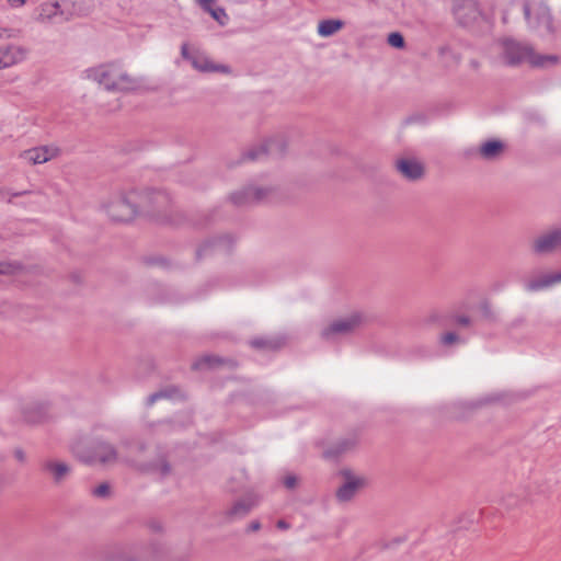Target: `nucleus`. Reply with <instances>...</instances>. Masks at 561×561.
Here are the masks:
<instances>
[{
	"label": "nucleus",
	"instance_id": "obj_15",
	"mask_svg": "<svg viewBox=\"0 0 561 561\" xmlns=\"http://www.w3.org/2000/svg\"><path fill=\"white\" fill-rule=\"evenodd\" d=\"M56 148H49L47 146L35 147L21 152L20 157L28 163L32 164H42L50 159H53L57 154Z\"/></svg>",
	"mask_w": 561,
	"mask_h": 561
},
{
	"label": "nucleus",
	"instance_id": "obj_23",
	"mask_svg": "<svg viewBox=\"0 0 561 561\" xmlns=\"http://www.w3.org/2000/svg\"><path fill=\"white\" fill-rule=\"evenodd\" d=\"M224 363H228L231 366H234V363L232 360H224L217 356L214 355H205L197 360H195L192 365V368L195 370H199L203 368H214L219 365H222Z\"/></svg>",
	"mask_w": 561,
	"mask_h": 561
},
{
	"label": "nucleus",
	"instance_id": "obj_25",
	"mask_svg": "<svg viewBox=\"0 0 561 561\" xmlns=\"http://www.w3.org/2000/svg\"><path fill=\"white\" fill-rule=\"evenodd\" d=\"M23 419L27 423H39L45 419V411L43 405H35L23 412Z\"/></svg>",
	"mask_w": 561,
	"mask_h": 561
},
{
	"label": "nucleus",
	"instance_id": "obj_1",
	"mask_svg": "<svg viewBox=\"0 0 561 561\" xmlns=\"http://www.w3.org/2000/svg\"><path fill=\"white\" fill-rule=\"evenodd\" d=\"M170 205V196L162 191H130L112 201L106 211L110 218L118 222H127L138 214L154 216Z\"/></svg>",
	"mask_w": 561,
	"mask_h": 561
},
{
	"label": "nucleus",
	"instance_id": "obj_10",
	"mask_svg": "<svg viewBox=\"0 0 561 561\" xmlns=\"http://www.w3.org/2000/svg\"><path fill=\"white\" fill-rule=\"evenodd\" d=\"M284 151V144L279 139L266 140L259 148L249 149L243 156L242 161H256L268 154H282Z\"/></svg>",
	"mask_w": 561,
	"mask_h": 561
},
{
	"label": "nucleus",
	"instance_id": "obj_6",
	"mask_svg": "<svg viewBox=\"0 0 561 561\" xmlns=\"http://www.w3.org/2000/svg\"><path fill=\"white\" fill-rule=\"evenodd\" d=\"M181 56L185 60H188L192 67L199 72H221L225 75L231 73V68L228 65L216 64L204 51H190L187 44H183L181 46Z\"/></svg>",
	"mask_w": 561,
	"mask_h": 561
},
{
	"label": "nucleus",
	"instance_id": "obj_9",
	"mask_svg": "<svg viewBox=\"0 0 561 561\" xmlns=\"http://www.w3.org/2000/svg\"><path fill=\"white\" fill-rule=\"evenodd\" d=\"M358 445L357 434H348L339 438L323 451V457L328 460H334L353 450Z\"/></svg>",
	"mask_w": 561,
	"mask_h": 561
},
{
	"label": "nucleus",
	"instance_id": "obj_31",
	"mask_svg": "<svg viewBox=\"0 0 561 561\" xmlns=\"http://www.w3.org/2000/svg\"><path fill=\"white\" fill-rule=\"evenodd\" d=\"M19 268L16 264L0 262V274H13Z\"/></svg>",
	"mask_w": 561,
	"mask_h": 561
},
{
	"label": "nucleus",
	"instance_id": "obj_5",
	"mask_svg": "<svg viewBox=\"0 0 561 561\" xmlns=\"http://www.w3.org/2000/svg\"><path fill=\"white\" fill-rule=\"evenodd\" d=\"M339 474L342 482L336 489L335 497L340 503H348L353 501L355 496L368 484V481L364 476L357 474L351 469H342Z\"/></svg>",
	"mask_w": 561,
	"mask_h": 561
},
{
	"label": "nucleus",
	"instance_id": "obj_7",
	"mask_svg": "<svg viewBox=\"0 0 561 561\" xmlns=\"http://www.w3.org/2000/svg\"><path fill=\"white\" fill-rule=\"evenodd\" d=\"M72 450L75 455L85 463H111L117 458L115 448L105 442H95L91 451L81 450L80 446H73Z\"/></svg>",
	"mask_w": 561,
	"mask_h": 561
},
{
	"label": "nucleus",
	"instance_id": "obj_40",
	"mask_svg": "<svg viewBox=\"0 0 561 561\" xmlns=\"http://www.w3.org/2000/svg\"><path fill=\"white\" fill-rule=\"evenodd\" d=\"M14 456L21 462H23L25 460V455H24L23 450H21V449H16L14 451Z\"/></svg>",
	"mask_w": 561,
	"mask_h": 561
},
{
	"label": "nucleus",
	"instance_id": "obj_20",
	"mask_svg": "<svg viewBox=\"0 0 561 561\" xmlns=\"http://www.w3.org/2000/svg\"><path fill=\"white\" fill-rule=\"evenodd\" d=\"M559 283L558 273L545 274L533 278L525 284V289L530 293L540 291Z\"/></svg>",
	"mask_w": 561,
	"mask_h": 561
},
{
	"label": "nucleus",
	"instance_id": "obj_39",
	"mask_svg": "<svg viewBox=\"0 0 561 561\" xmlns=\"http://www.w3.org/2000/svg\"><path fill=\"white\" fill-rule=\"evenodd\" d=\"M276 527L280 530H286L289 528V524L284 520V519H279L277 523H276Z\"/></svg>",
	"mask_w": 561,
	"mask_h": 561
},
{
	"label": "nucleus",
	"instance_id": "obj_30",
	"mask_svg": "<svg viewBox=\"0 0 561 561\" xmlns=\"http://www.w3.org/2000/svg\"><path fill=\"white\" fill-rule=\"evenodd\" d=\"M92 494L96 497H106L110 494V485L107 483H101L93 489Z\"/></svg>",
	"mask_w": 561,
	"mask_h": 561
},
{
	"label": "nucleus",
	"instance_id": "obj_34",
	"mask_svg": "<svg viewBox=\"0 0 561 561\" xmlns=\"http://www.w3.org/2000/svg\"><path fill=\"white\" fill-rule=\"evenodd\" d=\"M296 483H297V478L293 474L290 476H287L285 477L284 479V485L287 488V489H293L296 486Z\"/></svg>",
	"mask_w": 561,
	"mask_h": 561
},
{
	"label": "nucleus",
	"instance_id": "obj_12",
	"mask_svg": "<svg viewBox=\"0 0 561 561\" xmlns=\"http://www.w3.org/2000/svg\"><path fill=\"white\" fill-rule=\"evenodd\" d=\"M561 249V229L557 228L539 236L533 243V250L537 254L550 253Z\"/></svg>",
	"mask_w": 561,
	"mask_h": 561
},
{
	"label": "nucleus",
	"instance_id": "obj_14",
	"mask_svg": "<svg viewBox=\"0 0 561 561\" xmlns=\"http://www.w3.org/2000/svg\"><path fill=\"white\" fill-rule=\"evenodd\" d=\"M257 502L259 501L254 495H249L236 501L233 505L226 511V518L229 522H232L247 516Z\"/></svg>",
	"mask_w": 561,
	"mask_h": 561
},
{
	"label": "nucleus",
	"instance_id": "obj_17",
	"mask_svg": "<svg viewBox=\"0 0 561 561\" xmlns=\"http://www.w3.org/2000/svg\"><path fill=\"white\" fill-rule=\"evenodd\" d=\"M26 50L20 46L9 45L0 48V58L3 68L14 66L25 59Z\"/></svg>",
	"mask_w": 561,
	"mask_h": 561
},
{
	"label": "nucleus",
	"instance_id": "obj_27",
	"mask_svg": "<svg viewBox=\"0 0 561 561\" xmlns=\"http://www.w3.org/2000/svg\"><path fill=\"white\" fill-rule=\"evenodd\" d=\"M207 13H209L211 15V18L214 20H216L220 25H225L228 20V15H227L225 9L220 8V7L215 5Z\"/></svg>",
	"mask_w": 561,
	"mask_h": 561
},
{
	"label": "nucleus",
	"instance_id": "obj_3",
	"mask_svg": "<svg viewBox=\"0 0 561 561\" xmlns=\"http://www.w3.org/2000/svg\"><path fill=\"white\" fill-rule=\"evenodd\" d=\"M87 78L103 85L108 91H123L131 82L126 72L115 64L100 65L85 70Z\"/></svg>",
	"mask_w": 561,
	"mask_h": 561
},
{
	"label": "nucleus",
	"instance_id": "obj_32",
	"mask_svg": "<svg viewBox=\"0 0 561 561\" xmlns=\"http://www.w3.org/2000/svg\"><path fill=\"white\" fill-rule=\"evenodd\" d=\"M198 5L206 12L216 5V0H195Z\"/></svg>",
	"mask_w": 561,
	"mask_h": 561
},
{
	"label": "nucleus",
	"instance_id": "obj_8",
	"mask_svg": "<svg viewBox=\"0 0 561 561\" xmlns=\"http://www.w3.org/2000/svg\"><path fill=\"white\" fill-rule=\"evenodd\" d=\"M454 14L460 24L469 25L480 15L478 2L476 0H456Z\"/></svg>",
	"mask_w": 561,
	"mask_h": 561
},
{
	"label": "nucleus",
	"instance_id": "obj_26",
	"mask_svg": "<svg viewBox=\"0 0 561 561\" xmlns=\"http://www.w3.org/2000/svg\"><path fill=\"white\" fill-rule=\"evenodd\" d=\"M151 470L157 472L160 477H165L171 472V467L165 459L161 458L151 466Z\"/></svg>",
	"mask_w": 561,
	"mask_h": 561
},
{
	"label": "nucleus",
	"instance_id": "obj_11",
	"mask_svg": "<svg viewBox=\"0 0 561 561\" xmlns=\"http://www.w3.org/2000/svg\"><path fill=\"white\" fill-rule=\"evenodd\" d=\"M271 191L262 187H245L230 195L232 204L244 206L253 203L263 202Z\"/></svg>",
	"mask_w": 561,
	"mask_h": 561
},
{
	"label": "nucleus",
	"instance_id": "obj_24",
	"mask_svg": "<svg viewBox=\"0 0 561 561\" xmlns=\"http://www.w3.org/2000/svg\"><path fill=\"white\" fill-rule=\"evenodd\" d=\"M344 22L339 19L322 20L318 25V33L321 36L328 37L342 30Z\"/></svg>",
	"mask_w": 561,
	"mask_h": 561
},
{
	"label": "nucleus",
	"instance_id": "obj_37",
	"mask_svg": "<svg viewBox=\"0 0 561 561\" xmlns=\"http://www.w3.org/2000/svg\"><path fill=\"white\" fill-rule=\"evenodd\" d=\"M10 7L12 8H20L25 4L26 0H7Z\"/></svg>",
	"mask_w": 561,
	"mask_h": 561
},
{
	"label": "nucleus",
	"instance_id": "obj_13",
	"mask_svg": "<svg viewBox=\"0 0 561 561\" xmlns=\"http://www.w3.org/2000/svg\"><path fill=\"white\" fill-rule=\"evenodd\" d=\"M397 171L409 181L420 180L424 174V167L414 159H399L396 162Z\"/></svg>",
	"mask_w": 561,
	"mask_h": 561
},
{
	"label": "nucleus",
	"instance_id": "obj_22",
	"mask_svg": "<svg viewBox=\"0 0 561 561\" xmlns=\"http://www.w3.org/2000/svg\"><path fill=\"white\" fill-rule=\"evenodd\" d=\"M285 343L286 339L284 336L256 337L250 342L251 346L254 348L268 351L279 350Z\"/></svg>",
	"mask_w": 561,
	"mask_h": 561
},
{
	"label": "nucleus",
	"instance_id": "obj_21",
	"mask_svg": "<svg viewBox=\"0 0 561 561\" xmlns=\"http://www.w3.org/2000/svg\"><path fill=\"white\" fill-rule=\"evenodd\" d=\"M232 242L233 240L229 236H224L215 240L207 241L197 250V256L201 257L207 254L208 250L210 249L228 252L230 250Z\"/></svg>",
	"mask_w": 561,
	"mask_h": 561
},
{
	"label": "nucleus",
	"instance_id": "obj_38",
	"mask_svg": "<svg viewBox=\"0 0 561 561\" xmlns=\"http://www.w3.org/2000/svg\"><path fill=\"white\" fill-rule=\"evenodd\" d=\"M261 528V524L259 520H253L252 523H250L249 527H248V530L249 531H256Z\"/></svg>",
	"mask_w": 561,
	"mask_h": 561
},
{
	"label": "nucleus",
	"instance_id": "obj_36",
	"mask_svg": "<svg viewBox=\"0 0 561 561\" xmlns=\"http://www.w3.org/2000/svg\"><path fill=\"white\" fill-rule=\"evenodd\" d=\"M14 37V30L0 26V39Z\"/></svg>",
	"mask_w": 561,
	"mask_h": 561
},
{
	"label": "nucleus",
	"instance_id": "obj_35",
	"mask_svg": "<svg viewBox=\"0 0 561 561\" xmlns=\"http://www.w3.org/2000/svg\"><path fill=\"white\" fill-rule=\"evenodd\" d=\"M455 322L462 327H468L471 323V320L468 316H456Z\"/></svg>",
	"mask_w": 561,
	"mask_h": 561
},
{
	"label": "nucleus",
	"instance_id": "obj_16",
	"mask_svg": "<svg viewBox=\"0 0 561 561\" xmlns=\"http://www.w3.org/2000/svg\"><path fill=\"white\" fill-rule=\"evenodd\" d=\"M524 14L525 19L527 20L528 24L533 28H540L542 27L546 32L551 33L553 32V23H552V16L547 8H540L536 21L531 18V11L528 4L524 5Z\"/></svg>",
	"mask_w": 561,
	"mask_h": 561
},
{
	"label": "nucleus",
	"instance_id": "obj_41",
	"mask_svg": "<svg viewBox=\"0 0 561 561\" xmlns=\"http://www.w3.org/2000/svg\"><path fill=\"white\" fill-rule=\"evenodd\" d=\"M559 283L561 282V273H558Z\"/></svg>",
	"mask_w": 561,
	"mask_h": 561
},
{
	"label": "nucleus",
	"instance_id": "obj_18",
	"mask_svg": "<svg viewBox=\"0 0 561 561\" xmlns=\"http://www.w3.org/2000/svg\"><path fill=\"white\" fill-rule=\"evenodd\" d=\"M42 469L49 473L56 483L61 482L70 472V468L67 463L55 460L43 461Z\"/></svg>",
	"mask_w": 561,
	"mask_h": 561
},
{
	"label": "nucleus",
	"instance_id": "obj_28",
	"mask_svg": "<svg viewBox=\"0 0 561 561\" xmlns=\"http://www.w3.org/2000/svg\"><path fill=\"white\" fill-rule=\"evenodd\" d=\"M388 43L394 48H403L404 47V37L399 32H393L388 35Z\"/></svg>",
	"mask_w": 561,
	"mask_h": 561
},
{
	"label": "nucleus",
	"instance_id": "obj_33",
	"mask_svg": "<svg viewBox=\"0 0 561 561\" xmlns=\"http://www.w3.org/2000/svg\"><path fill=\"white\" fill-rule=\"evenodd\" d=\"M169 397H171V394L168 391H159V392L152 393L148 398V404L154 403L158 399L169 398Z\"/></svg>",
	"mask_w": 561,
	"mask_h": 561
},
{
	"label": "nucleus",
	"instance_id": "obj_29",
	"mask_svg": "<svg viewBox=\"0 0 561 561\" xmlns=\"http://www.w3.org/2000/svg\"><path fill=\"white\" fill-rule=\"evenodd\" d=\"M459 342V336L455 332H447L440 336V343L445 346Z\"/></svg>",
	"mask_w": 561,
	"mask_h": 561
},
{
	"label": "nucleus",
	"instance_id": "obj_2",
	"mask_svg": "<svg viewBox=\"0 0 561 561\" xmlns=\"http://www.w3.org/2000/svg\"><path fill=\"white\" fill-rule=\"evenodd\" d=\"M503 58L506 65L517 66L522 62H529L533 67H546L558 62L556 55H538L531 47L523 45L513 39L503 42Z\"/></svg>",
	"mask_w": 561,
	"mask_h": 561
},
{
	"label": "nucleus",
	"instance_id": "obj_19",
	"mask_svg": "<svg viewBox=\"0 0 561 561\" xmlns=\"http://www.w3.org/2000/svg\"><path fill=\"white\" fill-rule=\"evenodd\" d=\"M504 152V144L500 140H488L479 148V156L488 161L499 159Z\"/></svg>",
	"mask_w": 561,
	"mask_h": 561
},
{
	"label": "nucleus",
	"instance_id": "obj_4",
	"mask_svg": "<svg viewBox=\"0 0 561 561\" xmlns=\"http://www.w3.org/2000/svg\"><path fill=\"white\" fill-rule=\"evenodd\" d=\"M366 322V317L359 311L339 318L330 322L322 331L321 337L327 341H334L340 336L352 334Z\"/></svg>",
	"mask_w": 561,
	"mask_h": 561
}]
</instances>
